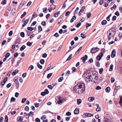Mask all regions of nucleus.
I'll return each mask as SVG.
<instances>
[{
    "mask_svg": "<svg viewBox=\"0 0 122 122\" xmlns=\"http://www.w3.org/2000/svg\"><path fill=\"white\" fill-rule=\"evenodd\" d=\"M20 34L21 36L22 37H24L25 34L24 32H21L20 33Z\"/></svg>",
    "mask_w": 122,
    "mask_h": 122,
    "instance_id": "nucleus-50",
    "label": "nucleus"
},
{
    "mask_svg": "<svg viewBox=\"0 0 122 122\" xmlns=\"http://www.w3.org/2000/svg\"><path fill=\"white\" fill-rule=\"evenodd\" d=\"M5 122H8V116H7L5 115Z\"/></svg>",
    "mask_w": 122,
    "mask_h": 122,
    "instance_id": "nucleus-28",
    "label": "nucleus"
},
{
    "mask_svg": "<svg viewBox=\"0 0 122 122\" xmlns=\"http://www.w3.org/2000/svg\"><path fill=\"white\" fill-rule=\"evenodd\" d=\"M34 68V66L32 65H30L28 68V69L29 70H31Z\"/></svg>",
    "mask_w": 122,
    "mask_h": 122,
    "instance_id": "nucleus-36",
    "label": "nucleus"
},
{
    "mask_svg": "<svg viewBox=\"0 0 122 122\" xmlns=\"http://www.w3.org/2000/svg\"><path fill=\"white\" fill-rule=\"evenodd\" d=\"M85 9V7L84 6H83L81 7V9L80 10V12H81V13H82L84 11Z\"/></svg>",
    "mask_w": 122,
    "mask_h": 122,
    "instance_id": "nucleus-33",
    "label": "nucleus"
},
{
    "mask_svg": "<svg viewBox=\"0 0 122 122\" xmlns=\"http://www.w3.org/2000/svg\"><path fill=\"white\" fill-rule=\"evenodd\" d=\"M113 65L112 64H111L110 66V68L109 69V71H112L113 70Z\"/></svg>",
    "mask_w": 122,
    "mask_h": 122,
    "instance_id": "nucleus-29",
    "label": "nucleus"
},
{
    "mask_svg": "<svg viewBox=\"0 0 122 122\" xmlns=\"http://www.w3.org/2000/svg\"><path fill=\"white\" fill-rule=\"evenodd\" d=\"M38 31L39 32H41L42 31V29L41 25H39L38 27Z\"/></svg>",
    "mask_w": 122,
    "mask_h": 122,
    "instance_id": "nucleus-17",
    "label": "nucleus"
},
{
    "mask_svg": "<svg viewBox=\"0 0 122 122\" xmlns=\"http://www.w3.org/2000/svg\"><path fill=\"white\" fill-rule=\"evenodd\" d=\"M87 55H85L84 56L81 57V59L82 60L83 62L84 63L85 62L86 60L87 59Z\"/></svg>",
    "mask_w": 122,
    "mask_h": 122,
    "instance_id": "nucleus-8",
    "label": "nucleus"
},
{
    "mask_svg": "<svg viewBox=\"0 0 122 122\" xmlns=\"http://www.w3.org/2000/svg\"><path fill=\"white\" fill-rule=\"evenodd\" d=\"M103 56V54L102 52L100 53L99 54L97 57V59L98 60H101L102 57Z\"/></svg>",
    "mask_w": 122,
    "mask_h": 122,
    "instance_id": "nucleus-7",
    "label": "nucleus"
},
{
    "mask_svg": "<svg viewBox=\"0 0 122 122\" xmlns=\"http://www.w3.org/2000/svg\"><path fill=\"white\" fill-rule=\"evenodd\" d=\"M47 55L46 53L43 54L42 55V57L44 58H46V57Z\"/></svg>",
    "mask_w": 122,
    "mask_h": 122,
    "instance_id": "nucleus-60",
    "label": "nucleus"
},
{
    "mask_svg": "<svg viewBox=\"0 0 122 122\" xmlns=\"http://www.w3.org/2000/svg\"><path fill=\"white\" fill-rule=\"evenodd\" d=\"M46 117L45 115H44L42 116L41 118V120H44V119H45L46 118Z\"/></svg>",
    "mask_w": 122,
    "mask_h": 122,
    "instance_id": "nucleus-47",
    "label": "nucleus"
},
{
    "mask_svg": "<svg viewBox=\"0 0 122 122\" xmlns=\"http://www.w3.org/2000/svg\"><path fill=\"white\" fill-rule=\"evenodd\" d=\"M81 36L84 39L86 37V36L85 34H84V33H82L81 34Z\"/></svg>",
    "mask_w": 122,
    "mask_h": 122,
    "instance_id": "nucleus-24",
    "label": "nucleus"
},
{
    "mask_svg": "<svg viewBox=\"0 0 122 122\" xmlns=\"http://www.w3.org/2000/svg\"><path fill=\"white\" fill-rule=\"evenodd\" d=\"M11 85V84L10 83H9L6 86V87L7 88H9Z\"/></svg>",
    "mask_w": 122,
    "mask_h": 122,
    "instance_id": "nucleus-61",
    "label": "nucleus"
},
{
    "mask_svg": "<svg viewBox=\"0 0 122 122\" xmlns=\"http://www.w3.org/2000/svg\"><path fill=\"white\" fill-rule=\"evenodd\" d=\"M18 54L17 52H15V53L14 56L15 57V58H16L17 57V56H18Z\"/></svg>",
    "mask_w": 122,
    "mask_h": 122,
    "instance_id": "nucleus-57",
    "label": "nucleus"
},
{
    "mask_svg": "<svg viewBox=\"0 0 122 122\" xmlns=\"http://www.w3.org/2000/svg\"><path fill=\"white\" fill-rule=\"evenodd\" d=\"M81 102V99H78L77 100V103L78 105H79Z\"/></svg>",
    "mask_w": 122,
    "mask_h": 122,
    "instance_id": "nucleus-26",
    "label": "nucleus"
},
{
    "mask_svg": "<svg viewBox=\"0 0 122 122\" xmlns=\"http://www.w3.org/2000/svg\"><path fill=\"white\" fill-rule=\"evenodd\" d=\"M24 117L25 118H26L27 119L29 117V116L28 114L26 112H25L24 113Z\"/></svg>",
    "mask_w": 122,
    "mask_h": 122,
    "instance_id": "nucleus-15",
    "label": "nucleus"
},
{
    "mask_svg": "<svg viewBox=\"0 0 122 122\" xmlns=\"http://www.w3.org/2000/svg\"><path fill=\"white\" fill-rule=\"evenodd\" d=\"M101 52L103 54V53L105 52V49L104 48L102 49H101Z\"/></svg>",
    "mask_w": 122,
    "mask_h": 122,
    "instance_id": "nucleus-64",
    "label": "nucleus"
},
{
    "mask_svg": "<svg viewBox=\"0 0 122 122\" xmlns=\"http://www.w3.org/2000/svg\"><path fill=\"white\" fill-rule=\"evenodd\" d=\"M37 65L38 68H39L40 69H41L42 68V66L39 63H37Z\"/></svg>",
    "mask_w": 122,
    "mask_h": 122,
    "instance_id": "nucleus-25",
    "label": "nucleus"
},
{
    "mask_svg": "<svg viewBox=\"0 0 122 122\" xmlns=\"http://www.w3.org/2000/svg\"><path fill=\"white\" fill-rule=\"evenodd\" d=\"M26 48V46L24 45H23L20 48V50L21 51H23Z\"/></svg>",
    "mask_w": 122,
    "mask_h": 122,
    "instance_id": "nucleus-18",
    "label": "nucleus"
},
{
    "mask_svg": "<svg viewBox=\"0 0 122 122\" xmlns=\"http://www.w3.org/2000/svg\"><path fill=\"white\" fill-rule=\"evenodd\" d=\"M32 2L31 1H29L27 5V6L28 7L30 6Z\"/></svg>",
    "mask_w": 122,
    "mask_h": 122,
    "instance_id": "nucleus-51",
    "label": "nucleus"
},
{
    "mask_svg": "<svg viewBox=\"0 0 122 122\" xmlns=\"http://www.w3.org/2000/svg\"><path fill=\"white\" fill-rule=\"evenodd\" d=\"M117 7V6L115 4H114L113 5V7H111V9L112 10H113V9H116Z\"/></svg>",
    "mask_w": 122,
    "mask_h": 122,
    "instance_id": "nucleus-34",
    "label": "nucleus"
},
{
    "mask_svg": "<svg viewBox=\"0 0 122 122\" xmlns=\"http://www.w3.org/2000/svg\"><path fill=\"white\" fill-rule=\"evenodd\" d=\"M40 62L41 64H43L44 63L45 61L43 59H41L40 61Z\"/></svg>",
    "mask_w": 122,
    "mask_h": 122,
    "instance_id": "nucleus-40",
    "label": "nucleus"
},
{
    "mask_svg": "<svg viewBox=\"0 0 122 122\" xmlns=\"http://www.w3.org/2000/svg\"><path fill=\"white\" fill-rule=\"evenodd\" d=\"M52 74H53L52 73H51L50 74H49L47 75V77L48 79H49L51 77L52 75Z\"/></svg>",
    "mask_w": 122,
    "mask_h": 122,
    "instance_id": "nucleus-32",
    "label": "nucleus"
},
{
    "mask_svg": "<svg viewBox=\"0 0 122 122\" xmlns=\"http://www.w3.org/2000/svg\"><path fill=\"white\" fill-rule=\"evenodd\" d=\"M99 50V49L98 48H93L91 49V52L92 53H93Z\"/></svg>",
    "mask_w": 122,
    "mask_h": 122,
    "instance_id": "nucleus-6",
    "label": "nucleus"
},
{
    "mask_svg": "<svg viewBox=\"0 0 122 122\" xmlns=\"http://www.w3.org/2000/svg\"><path fill=\"white\" fill-rule=\"evenodd\" d=\"M92 77L91 75H90L89 76H88L85 78V79L86 81L87 82H88L92 81Z\"/></svg>",
    "mask_w": 122,
    "mask_h": 122,
    "instance_id": "nucleus-5",
    "label": "nucleus"
},
{
    "mask_svg": "<svg viewBox=\"0 0 122 122\" xmlns=\"http://www.w3.org/2000/svg\"><path fill=\"white\" fill-rule=\"evenodd\" d=\"M95 98V97H89L88 98V100L89 102H92L94 100Z\"/></svg>",
    "mask_w": 122,
    "mask_h": 122,
    "instance_id": "nucleus-11",
    "label": "nucleus"
},
{
    "mask_svg": "<svg viewBox=\"0 0 122 122\" xmlns=\"http://www.w3.org/2000/svg\"><path fill=\"white\" fill-rule=\"evenodd\" d=\"M76 17L75 16H73L70 20V22L71 23L72 22L76 19Z\"/></svg>",
    "mask_w": 122,
    "mask_h": 122,
    "instance_id": "nucleus-20",
    "label": "nucleus"
},
{
    "mask_svg": "<svg viewBox=\"0 0 122 122\" xmlns=\"http://www.w3.org/2000/svg\"><path fill=\"white\" fill-rule=\"evenodd\" d=\"M16 99L15 98L12 97L11 98L10 100V102H14L15 100Z\"/></svg>",
    "mask_w": 122,
    "mask_h": 122,
    "instance_id": "nucleus-35",
    "label": "nucleus"
},
{
    "mask_svg": "<svg viewBox=\"0 0 122 122\" xmlns=\"http://www.w3.org/2000/svg\"><path fill=\"white\" fill-rule=\"evenodd\" d=\"M91 24L90 23H86V27L87 29H88V27L91 26Z\"/></svg>",
    "mask_w": 122,
    "mask_h": 122,
    "instance_id": "nucleus-27",
    "label": "nucleus"
},
{
    "mask_svg": "<svg viewBox=\"0 0 122 122\" xmlns=\"http://www.w3.org/2000/svg\"><path fill=\"white\" fill-rule=\"evenodd\" d=\"M103 71V68H101L99 70V72L100 74H101Z\"/></svg>",
    "mask_w": 122,
    "mask_h": 122,
    "instance_id": "nucleus-56",
    "label": "nucleus"
},
{
    "mask_svg": "<svg viewBox=\"0 0 122 122\" xmlns=\"http://www.w3.org/2000/svg\"><path fill=\"white\" fill-rule=\"evenodd\" d=\"M82 48V47H80L78 50L76 52V54H78L79 53L80 51L81 50Z\"/></svg>",
    "mask_w": 122,
    "mask_h": 122,
    "instance_id": "nucleus-55",
    "label": "nucleus"
},
{
    "mask_svg": "<svg viewBox=\"0 0 122 122\" xmlns=\"http://www.w3.org/2000/svg\"><path fill=\"white\" fill-rule=\"evenodd\" d=\"M60 14V12L59 11H58L56 12L54 15V16L55 17H57L58 15Z\"/></svg>",
    "mask_w": 122,
    "mask_h": 122,
    "instance_id": "nucleus-23",
    "label": "nucleus"
},
{
    "mask_svg": "<svg viewBox=\"0 0 122 122\" xmlns=\"http://www.w3.org/2000/svg\"><path fill=\"white\" fill-rule=\"evenodd\" d=\"M66 115L67 116H70L71 115V113L70 112H67L66 113Z\"/></svg>",
    "mask_w": 122,
    "mask_h": 122,
    "instance_id": "nucleus-59",
    "label": "nucleus"
},
{
    "mask_svg": "<svg viewBox=\"0 0 122 122\" xmlns=\"http://www.w3.org/2000/svg\"><path fill=\"white\" fill-rule=\"evenodd\" d=\"M110 90V87H107L105 89V91L106 92H109Z\"/></svg>",
    "mask_w": 122,
    "mask_h": 122,
    "instance_id": "nucleus-19",
    "label": "nucleus"
},
{
    "mask_svg": "<svg viewBox=\"0 0 122 122\" xmlns=\"http://www.w3.org/2000/svg\"><path fill=\"white\" fill-rule=\"evenodd\" d=\"M47 9L46 8H45L44 9H43V12L46 13H47Z\"/></svg>",
    "mask_w": 122,
    "mask_h": 122,
    "instance_id": "nucleus-49",
    "label": "nucleus"
},
{
    "mask_svg": "<svg viewBox=\"0 0 122 122\" xmlns=\"http://www.w3.org/2000/svg\"><path fill=\"white\" fill-rule=\"evenodd\" d=\"M23 117L22 116H19L17 118V120L19 122H21L23 119Z\"/></svg>",
    "mask_w": 122,
    "mask_h": 122,
    "instance_id": "nucleus-10",
    "label": "nucleus"
},
{
    "mask_svg": "<svg viewBox=\"0 0 122 122\" xmlns=\"http://www.w3.org/2000/svg\"><path fill=\"white\" fill-rule=\"evenodd\" d=\"M27 29L31 31L33 30V28L31 27H28L27 28Z\"/></svg>",
    "mask_w": 122,
    "mask_h": 122,
    "instance_id": "nucleus-38",
    "label": "nucleus"
},
{
    "mask_svg": "<svg viewBox=\"0 0 122 122\" xmlns=\"http://www.w3.org/2000/svg\"><path fill=\"white\" fill-rule=\"evenodd\" d=\"M28 46H30L32 44V43L30 41H28L26 44Z\"/></svg>",
    "mask_w": 122,
    "mask_h": 122,
    "instance_id": "nucleus-31",
    "label": "nucleus"
},
{
    "mask_svg": "<svg viewBox=\"0 0 122 122\" xmlns=\"http://www.w3.org/2000/svg\"><path fill=\"white\" fill-rule=\"evenodd\" d=\"M55 102L56 104H58L60 105L65 102L66 100L62 97H55Z\"/></svg>",
    "mask_w": 122,
    "mask_h": 122,
    "instance_id": "nucleus-3",
    "label": "nucleus"
},
{
    "mask_svg": "<svg viewBox=\"0 0 122 122\" xmlns=\"http://www.w3.org/2000/svg\"><path fill=\"white\" fill-rule=\"evenodd\" d=\"M96 105L97 107L96 109V111L97 112L100 111H101V108L99 107V104H97Z\"/></svg>",
    "mask_w": 122,
    "mask_h": 122,
    "instance_id": "nucleus-12",
    "label": "nucleus"
},
{
    "mask_svg": "<svg viewBox=\"0 0 122 122\" xmlns=\"http://www.w3.org/2000/svg\"><path fill=\"white\" fill-rule=\"evenodd\" d=\"M19 71L18 70H15L12 73V75L13 76H14Z\"/></svg>",
    "mask_w": 122,
    "mask_h": 122,
    "instance_id": "nucleus-14",
    "label": "nucleus"
},
{
    "mask_svg": "<svg viewBox=\"0 0 122 122\" xmlns=\"http://www.w3.org/2000/svg\"><path fill=\"white\" fill-rule=\"evenodd\" d=\"M6 0H3L1 2L2 4L4 5L6 4Z\"/></svg>",
    "mask_w": 122,
    "mask_h": 122,
    "instance_id": "nucleus-37",
    "label": "nucleus"
},
{
    "mask_svg": "<svg viewBox=\"0 0 122 122\" xmlns=\"http://www.w3.org/2000/svg\"><path fill=\"white\" fill-rule=\"evenodd\" d=\"M29 20V18L26 19V18H25L23 19L22 23H23L22 25V26L23 27H24L26 25L28 22Z\"/></svg>",
    "mask_w": 122,
    "mask_h": 122,
    "instance_id": "nucleus-4",
    "label": "nucleus"
},
{
    "mask_svg": "<svg viewBox=\"0 0 122 122\" xmlns=\"http://www.w3.org/2000/svg\"><path fill=\"white\" fill-rule=\"evenodd\" d=\"M15 44H20V42L19 41V40L18 39H17L16 40V41H15Z\"/></svg>",
    "mask_w": 122,
    "mask_h": 122,
    "instance_id": "nucleus-52",
    "label": "nucleus"
},
{
    "mask_svg": "<svg viewBox=\"0 0 122 122\" xmlns=\"http://www.w3.org/2000/svg\"><path fill=\"white\" fill-rule=\"evenodd\" d=\"M47 87L48 88H49V89H50V90H52L53 89V87L51 85H48Z\"/></svg>",
    "mask_w": 122,
    "mask_h": 122,
    "instance_id": "nucleus-53",
    "label": "nucleus"
},
{
    "mask_svg": "<svg viewBox=\"0 0 122 122\" xmlns=\"http://www.w3.org/2000/svg\"><path fill=\"white\" fill-rule=\"evenodd\" d=\"M72 56V54L70 55L69 57H68V58L66 60V61H68L70 60L71 59Z\"/></svg>",
    "mask_w": 122,
    "mask_h": 122,
    "instance_id": "nucleus-39",
    "label": "nucleus"
},
{
    "mask_svg": "<svg viewBox=\"0 0 122 122\" xmlns=\"http://www.w3.org/2000/svg\"><path fill=\"white\" fill-rule=\"evenodd\" d=\"M74 90L77 93L81 94L85 90V84L83 83H79L76 85L74 88Z\"/></svg>",
    "mask_w": 122,
    "mask_h": 122,
    "instance_id": "nucleus-1",
    "label": "nucleus"
},
{
    "mask_svg": "<svg viewBox=\"0 0 122 122\" xmlns=\"http://www.w3.org/2000/svg\"><path fill=\"white\" fill-rule=\"evenodd\" d=\"M54 36L56 37H58L59 36V35L57 33H56L54 35Z\"/></svg>",
    "mask_w": 122,
    "mask_h": 122,
    "instance_id": "nucleus-63",
    "label": "nucleus"
},
{
    "mask_svg": "<svg viewBox=\"0 0 122 122\" xmlns=\"http://www.w3.org/2000/svg\"><path fill=\"white\" fill-rule=\"evenodd\" d=\"M63 79V77H61L58 79V81L59 82L61 81Z\"/></svg>",
    "mask_w": 122,
    "mask_h": 122,
    "instance_id": "nucleus-42",
    "label": "nucleus"
},
{
    "mask_svg": "<svg viewBox=\"0 0 122 122\" xmlns=\"http://www.w3.org/2000/svg\"><path fill=\"white\" fill-rule=\"evenodd\" d=\"M46 94V93L44 92H42L41 93V95L43 96H45Z\"/></svg>",
    "mask_w": 122,
    "mask_h": 122,
    "instance_id": "nucleus-54",
    "label": "nucleus"
},
{
    "mask_svg": "<svg viewBox=\"0 0 122 122\" xmlns=\"http://www.w3.org/2000/svg\"><path fill=\"white\" fill-rule=\"evenodd\" d=\"M86 15L87 18H89L90 17L91 15V13L90 12L87 13H86Z\"/></svg>",
    "mask_w": 122,
    "mask_h": 122,
    "instance_id": "nucleus-30",
    "label": "nucleus"
},
{
    "mask_svg": "<svg viewBox=\"0 0 122 122\" xmlns=\"http://www.w3.org/2000/svg\"><path fill=\"white\" fill-rule=\"evenodd\" d=\"M107 21L105 20H103L101 22L102 25H106L107 23Z\"/></svg>",
    "mask_w": 122,
    "mask_h": 122,
    "instance_id": "nucleus-21",
    "label": "nucleus"
},
{
    "mask_svg": "<svg viewBox=\"0 0 122 122\" xmlns=\"http://www.w3.org/2000/svg\"><path fill=\"white\" fill-rule=\"evenodd\" d=\"M26 12H25L23 13V14L21 16V18H23L26 15Z\"/></svg>",
    "mask_w": 122,
    "mask_h": 122,
    "instance_id": "nucleus-43",
    "label": "nucleus"
},
{
    "mask_svg": "<svg viewBox=\"0 0 122 122\" xmlns=\"http://www.w3.org/2000/svg\"><path fill=\"white\" fill-rule=\"evenodd\" d=\"M35 121L36 122H40V119L38 118H36L35 120Z\"/></svg>",
    "mask_w": 122,
    "mask_h": 122,
    "instance_id": "nucleus-62",
    "label": "nucleus"
},
{
    "mask_svg": "<svg viewBox=\"0 0 122 122\" xmlns=\"http://www.w3.org/2000/svg\"><path fill=\"white\" fill-rule=\"evenodd\" d=\"M79 110L78 108H76L74 111V113L75 114H78Z\"/></svg>",
    "mask_w": 122,
    "mask_h": 122,
    "instance_id": "nucleus-13",
    "label": "nucleus"
},
{
    "mask_svg": "<svg viewBox=\"0 0 122 122\" xmlns=\"http://www.w3.org/2000/svg\"><path fill=\"white\" fill-rule=\"evenodd\" d=\"M26 100V98H23L22 99V100L21 101V102L22 103H24L25 101Z\"/></svg>",
    "mask_w": 122,
    "mask_h": 122,
    "instance_id": "nucleus-48",
    "label": "nucleus"
},
{
    "mask_svg": "<svg viewBox=\"0 0 122 122\" xmlns=\"http://www.w3.org/2000/svg\"><path fill=\"white\" fill-rule=\"evenodd\" d=\"M15 83L16 84V87L17 88H18L19 86V83L18 81H17Z\"/></svg>",
    "mask_w": 122,
    "mask_h": 122,
    "instance_id": "nucleus-45",
    "label": "nucleus"
},
{
    "mask_svg": "<svg viewBox=\"0 0 122 122\" xmlns=\"http://www.w3.org/2000/svg\"><path fill=\"white\" fill-rule=\"evenodd\" d=\"M10 55V53H7L5 55V58H7L9 57Z\"/></svg>",
    "mask_w": 122,
    "mask_h": 122,
    "instance_id": "nucleus-44",
    "label": "nucleus"
},
{
    "mask_svg": "<svg viewBox=\"0 0 122 122\" xmlns=\"http://www.w3.org/2000/svg\"><path fill=\"white\" fill-rule=\"evenodd\" d=\"M116 56V52L115 51V50H113L112 51L111 55V57L112 58H114Z\"/></svg>",
    "mask_w": 122,
    "mask_h": 122,
    "instance_id": "nucleus-9",
    "label": "nucleus"
},
{
    "mask_svg": "<svg viewBox=\"0 0 122 122\" xmlns=\"http://www.w3.org/2000/svg\"><path fill=\"white\" fill-rule=\"evenodd\" d=\"M25 110L27 111H28L29 110V107L28 106H26L24 109Z\"/></svg>",
    "mask_w": 122,
    "mask_h": 122,
    "instance_id": "nucleus-46",
    "label": "nucleus"
},
{
    "mask_svg": "<svg viewBox=\"0 0 122 122\" xmlns=\"http://www.w3.org/2000/svg\"><path fill=\"white\" fill-rule=\"evenodd\" d=\"M104 122H111L110 120L107 118L105 117L104 118Z\"/></svg>",
    "mask_w": 122,
    "mask_h": 122,
    "instance_id": "nucleus-16",
    "label": "nucleus"
},
{
    "mask_svg": "<svg viewBox=\"0 0 122 122\" xmlns=\"http://www.w3.org/2000/svg\"><path fill=\"white\" fill-rule=\"evenodd\" d=\"M28 114L29 116H31V117L33 116L34 114L33 112L32 111L30 112Z\"/></svg>",
    "mask_w": 122,
    "mask_h": 122,
    "instance_id": "nucleus-41",
    "label": "nucleus"
},
{
    "mask_svg": "<svg viewBox=\"0 0 122 122\" xmlns=\"http://www.w3.org/2000/svg\"><path fill=\"white\" fill-rule=\"evenodd\" d=\"M120 97L119 104L122 107V96H120Z\"/></svg>",
    "mask_w": 122,
    "mask_h": 122,
    "instance_id": "nucleus-22",
    "label": "nucleus"
},
{
    "mask_svg": "<svg viewBox=\"0 0 122 122\" xmlns=\"http://www.w3.org/2000/svg\"><path fill=\"white\" fill-rule=\"evenodd\" d=\"M53 4L51 5V7H49L48 9V11L50 12H51V11L52 9H53L52 8H51V6H53Z\"/></svg>",
    "mask_w": 122,
    "mask_h": 122,
    "instance_id": "nucleus-58",
    "label": "nucleus"
},
{
    "mask_svg": "<svg viewBox=\"0 0 122 122\" xmlns=\"http://www.w3.org/2000/svg\"><path fill=\"white\" fill-rule=\"evenodd\" d=\"M107 33H109L108 40H110L111 38L113 36L115 35L116 33V30L114 28L111 29Z\"/></svg>",
    "mask_w": 122,
    "mask_h": 122,
    "instance_id": "nucleus-2",
    "label": "nucleus"
}]
</instances>
